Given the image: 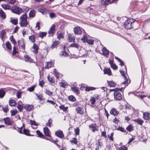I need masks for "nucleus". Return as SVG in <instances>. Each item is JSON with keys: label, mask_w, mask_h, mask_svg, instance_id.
I'll list each match as a JSON object with an SVG mask.
<instances>
[{"label": "nucleus", "mask_w": 150, "mask_h": 150, "mask_svg": "<svg viewBox=\"0 0 150 150\" xmlns=\"http://www.w3.org/2000/svg\"><path fill=\"white\" fill-rule=\"evenodd\" d=\"M134 121H135V122L137 123L138 124L140 125H142V124L144 122L143 121L139 118L134 120Z\"/></svg>", "instance_id": "obj_26"}, {"label": "nucleus", "mask_w": 150, "mask_h": 150, "mask_svg": "<svg viewBox=\"0 0 150 150\" xmlns=\"http://www.w3.org/2000/svg\"><path fill=\"white\" fill-rule=\"evenodd\" d=\"M6 33L4 30H2L0 34V37L2 40H3V38H4L5 34Z\"/></svg>", "instance_id": "obj_37"}, {"label": "nucleus", "mask_w": 150, "mask_h": 150, "mask_svg": "<svg viewBox=\"0 0 150 150\" xmlns=\"http://www.w3.org/2000/svg\"><path fill=\"white\" fill-rule=\"evenodd\" d=\"M88 40L87 36L85 35H84L82 38L81 39V40H82L83 42H86Z\"/></svg>", "instance_id": "obj_47"}, {"label": "nucleus", "mask_w": 150, "mask_h": 150, "mask_svg": "<svg viewBox=\"0 0 150 150\" xmlns=\"http://www.w3.org/2000/svg\"><path fill=\"white\" fill-rule=\"evenodd\" d=\"M71 90H72L74 92H75L77 93H79V91L78 88L76 87H71Z\"/></svg>", "instance_id": "obj_29"}, {"label": "nucleus", "mask_w": 150, "mask_h": 150, "mask_svg": "<svg viewBox=\"0 0 150 150\" xmlns=\"http://www.w3.org/2000/svg\"><path fill=\"white\" fill-rule=\"evenodd\" d=\"M76 110L77 112L80 114H83L84 111L82 108L78 107L76 108Z\"/></svg>", "instance_id": "obj_13"}, {"label": "nucleus", "mask_w": 150, "mask_h": 150, "mask_svg": "<svg viewBox=\"0 0 150 150\" xmlns=\"http://www.w3.org/2000/svg\"><path fill=\"white\" fill-rule=\"evenodd\" d=\"M108 85L110 87H115L116 86V83L113 81H107Z\"/></svg>", "instance_id": "obj_21"}, {"label": "nucleus", "mask_w": 150, "mask_h": 150, "mask_svg": "<svg viewBox=\"0 0 150 150\" xmlns=\"http://www.w3.org/2000/svg\"><path fill=\"white\" fill-rule=\"evenodd\" d=\"M98 127L96 125L94 124H92L89 126V127L92 130V131L93 132L98 130L97 129Z\"/></svg>", "instance_id": "obj_11"}, {"label": "nucleus", "mask_w": 150, "mask_h": 150, "mask_svg": "<svg viewBox=\"0 0 150 150\" xmlns=\"http://www.w3.org/2000/svg\"><path fill=\"white\" fill-rule=\"evenodd\" d=\"M104 71L105 74H107L109 76L111 74V70L109 69L105 68Z\"/></svg>", "instance_id": "obj_27"}, {"label": "nucleus", "mask_w": 150, "mask_h": 150, "mask_svg": "<svg viewBox=\"0 0 150 150\" xmlns=\"http://www.w3.org/2000/svg\"><path fill=\"white\" fill-rule=\"evenodd\" d=\"M29 131L28 130L24 129L23 130V134L27 136H31L29 134Z\"/></svg>", "instance_id": "obj_43"}, {"label": "nucleus", "mask_w": 150, "mask_h": 150, "mask_svg": "<svg viewBox=\"0 0 150 150\" xmlns=\"http://www.w3.org/2000/svg\"><path fill=\"white\" fill-rule=\"evenodd\" d=\"M133 127L131 125H129L127 127L126 129L129 132H131L133 130Z\"/></svg>", "instance_id": "obj_33"}, {"label": "nucleus", "mask_w": 150, "mask_h": 150, "mask_svg": "<svg viewBox=\"0 0 150 150\" xmlns=\"http://www.w3.org/2000/svg\"><path fill=\"white\" fill-rule=\"evenodd\" d=\"M102 53H101L99 51L98 52L107 57L109 55V52L108 50L103 45H102Z\"/></svg>", "instance_id": "obj_5"}, {"label": "nucleus", "mask_w": 150, "mask_h": 150, "mask_svg": "<svg viewBox=\"0 0 150 150\" xmlns=\"http://www.w3.org/2000/svg\"><path fill=\"white\" fill-rule=\"evenodd\" d=\"M36 95L40 100L41 101L42 100V99L43 97L42 95V94L40 93H36Z\"/></svg>", "instance_id": "obj_39"}, {"label": "nucleus", "mask_w": 150, "mask_h": 150, "mask_svg": "<svg viewBox=\"0 0 150 150\" xmlns=\"http://www.w3.org/2000/svg\"><path fill=\"white\" fill-rule=\"evenodd\" d=\"M53 65V64L51 62H48L46 63V65L45 68L46 69H48L50 67H51Z\"/></svg>", "instance_id": "obj_23"}, {"label": "nucleus", "mask_w": 150, "mask_h": 150, "mask_svg": "<svg viewBox=\"0 0 150 150\" xmlns=\"http://www.w3.org/2000/svg\"><path fill=\"white\" fill-rule=\"evenodd\" d=\"M68 86V84L65 82H62L61 83V86L65 88Z\"/></svg>", "instance_id": "obj_62"}, {"label": "nucleus", "mask_w": 150, "mask_h": 150, "mask_svg": "<svg viewBox=\"0 0 150 150\" xmlns=\"http://www.w3.org/2000/svg\"><path fill=\"white\" fill-rule=\"evenodd\" d=\"M40 22H38L36 23L35 28L38 30H39L40 29Z\"/></svg>", "instance_id": "obj_63"}, {"label": "nucleus", "mask_w": 150, "mask_h": 150, "mask_svg": "<svg viewBox=\"0 0 150 150\" xmlns=\"http://www.w3.org/2000/svg\"><path fill=\"white\" fill-rule=\"evenodd\" d=\"M75 36L74 35L69 34L68 35L67 37V40L70 42H74L75 39Z\"/></svg>", "instance_id": "obj_10"}, {"label": "nucleus", "mask_w": 150, "mask_h": 150, "mask_svg": "<svg viewBox=\"0 0 150 150\" xmlns=\"http://www.w3.org/2000/svg\"><path fill=\"white\" fill-rule=\"evenodd\" d=\"M10 40L11 42L14 45H15V44L16 43V42L14 39L13 37L12 36L11 37V38H10Z\"/></svg>", "instance_id": "obj_59"}, {"label": "nucleus", "mask_w": 150, "mask_h": 150, "mask_svg": "<svg viewBox=\"0 0 150 150\" xmlns=\"http://www.w3.org/2000/svg\"><path fill=\"white\" fill-rule=\"evenodd\" d=\"M55 24H53L51 27L50 30L48 31V33L50 34H52L54 33L55 30Z\"/></svg>", "instance_id": "obj_15"}, {"label": "nucleus", "mask_w": 150, "mask_h": 150, "mask_svg": "<svg viewBox=\"0 0 150 150\" xmlns=\"http://www.w3.org/2000/svg\"><path fill=\"white\" fill-rule=\"evenodd\" d=\"M143 117L146 120H148L150 119V114L148 112H145L143 114Z\"/></svg>", "instance_id": "obj_14"}, {"label": "nucleus", "mask_w": 150, "mask_h": 150, "mask_svg": "<svg viewBox=\"0 0 150 150\" xmlns=\"http://www.w3.org/2000/svg\"><path fill=\"white\" fill-rule=\"evenodd\" d=\"M45 93L47 94L50 96H51L52 95V92L46 89Z\"/></svg>", "instance_id": "obj_51"}, {"label": "nucleus", "mask_w": 150, "mask_h": 150, "mask_svg": "<svg viewBox=\"0 0 150 150\" xmlns=\"http://www.w3.org/2000/svg\"><path fill=\"white\" fill-rule=\"evenodd\" d=\"M10 21L11 23L15 25H16L18 24V20L17 19L11 18H10Z\"/></svg>", "instance_id": "obj_22"}, {"label": "nucleus", "mask_w": 150, "mask_h": 150, "mask_svg": "<svg viewBox=\"0 0 150 150\" xmlns=\"http://www.w3.org/2000/svg\"><path fill=\"white\" fill-rule=\"evenodd\" d=\"M74 31L75 34L76 35H80L82 33L81 28L79 26H76L75 27L74 29Z\"/></svg>", "instance_id": "obj_6"}, {"label": "nucleus", "mask_w": 150, "mask_h": 150, "mask_svg": "<svg viewBox=\"0 0 150 150\" xmlns=\"http://www.w3.org/2000/svg\"><path fill=\"white\" fill-rule=\"evenodd\" d=\"M1 107L3 111L5 112H7L8 110L7 105L5 106L4 107L1 105L0 106V108Z\"/></svg>", "instance_id": "obj_40"}, {"label": "nucleus", "mask_w": 150, "mask_h": 150, "mask_svg": "<svg viewBox=\"0 0 150 150\" xmlns=\"http://www.w3.org/2000/svg\"><path fill=\"white\" fill-rule=\"evenodd\" d=\"M111 67L113 69L115 70L117 69V66L115 64H113L112 65H111Z\"/></svg>", "instance_id": "obj_64"}, {"label": "nucleus", "mask_w": 150, "mask_h": 150, "mask_svg": "<svg viewBox=\"0 0 150 150\" xmlns=\"http://www.w3.org/2000/svg\"><path fill=\"white\" fill-rule=\"evenodd\" d=\"M113 132H112L110 134V135H108V137L109 139L111 141H113Z\"/></svg>", "instance_id": "obj_53"}, {"label": "nucleus", "mask_w": 150, "mask_h": 150, "mask_svg": "<svg viewBox=\"0 0 150 150\" xmlns=\"http://www.w3.org/2000/svg\"><path fill=\"white\" fill-rule=\"evenodd\" d=\"M12 13L20 15L24 11L23 10H11Z\"/></svg>", "instance_id": "obj_18"}, {"label": "nucleus", "mask_w": 150, "mask_h": 150, "mask_svg": "<svg viewBox=\"0 0 150 150\" xmlns=\"http://www.w3.org/2000/svg\"><path fill=\"white\" fill-rule=\"evenodd\" d=\"M46 34V33L42 32L40 33L39 37L42 38L44 37L45 36Z\"/></svg>", "instance_id": "obj_45"}, {"label": "nucleus", "mask_w": 150, "mask_h": 150, "mask_svg": "<svg viewBox=\"0 0 150 150\" xmlns=\"http://www.w3.org/2000/svg\"><path fill=\"white\" fill-rule=\"evenodd\" d=\"M56 14L54 13H50V16L51 18H53L56 17Z\"/></svg>", "instance_id": "obj_61"}, {"label": "nucleus", "mask_w": 150, "mask_h": 150, "mask_svg": "<svg viewBox=\"0 0 150 150\" xmlns=\"http://www.w3.org/2000/svg\"><path fill=\"white\" fill-rule=\"evenodd\" d=\"M86 42L88 44L91 45H93L94 44L93 41L91 40L88 39Z\"/></svg>", "instance_id": "obj_55"}, {"label": "nucleus", "mask_w": 150, "mask_h": 150, "mask_svg": "<svg viewBox=\"0 0 150 150\" xmlns=\"http://www.w3.org/2000/svg\"><path fill=\"white\" fill-rule=\"evenodd\" d=\"M18 42L19 46L21 48V49H22V51L24 52V49L25 48V45L23 40H19L18 41Z\"/></svg>", "instance_id": "obj_7"}, {"label": "nucleus", "mask_w": 150, "mask_h": 150, "mask_svg": "<svg viewBox=\"0 0 150 150\" xmlns=\"http://www.w3.org/2000/svg\"><path fill=\"white\" fill-rule=\"evenodd\" d=\"M20 24L21 27H26L28 23L27 22V17L26 14L25 13L21 16L20 18Z\"/></svg>", "instance_id": "obj_1"}, {"label": "nucleus", "mask_w": 150, "mask_h": 150, "mask_svg": "<svg viewBox=\"0 0 150 150\" xmlns=\"http://www.w3.org/2000/svg\"><path fill=\"white\" fill-rule=\"evenodd\" d=\"M59 43V42L58 41H55L54 42L52 45L51 47V48L53 49L57 45H58Z\"/></svg>", "instance_id": "obj_28"}, {"label": "nucleus", "mask_w": 150, "mask_h": 150, "mask_svg": "<svg viewBox=\"0 0 150 150\" xmlns=\"http://www.w3.org/2000/svg\"><path fill=\"white\" fill-rule=\"evenodd\" d=\"M135 20L132 18H128L125 21L124 24L125 28L127 29H129L132 28V24Z\"/></svg>", "instance_id": "obj_2"}, {"label": "nucleus", "mask_w": 150, "mask_h": 150, "mask_svg": "<svg viewBox=\"0 0 150 150\" xmlns=\"http://www.w3.org/2000/svg\"><path fill=\"white\" fill-rule=\"evenodd\" d=\"M55 134L57 136L61 138H63L64 137V135L63 134L62 131L61 130H58L57 131Z\"/></svg>", "instance_id": "obj_9"}, {"label": "nucleus", "mask_w": 150, "mask_h": 150, "mask_svg": "<svg viewBox=\"0 0 150 150\" xmlns=\"http://www.w3.org/2000/svg\"><path fill=\"white\" fill-rule=\"evenodd\" d=\"M96 88L94 87H87L86 88V90L88 91H90L93 90H95Z\"/></svg>", "instance_id": "obj_42"}, {"label": "nucleus", "mask_w": 150, "mask_h": 150, "mask_svg": "<svg viewBox=\"0 0 150 150\" xmlns=\"http://www.w3.org/2000/svg\"><path fill=\"white\" fill-rule=\"evenodd\" d=\"M16 104L15 100H10L9 105L11 106H14Z\"/></svg>", "instance_id": "obj_35"}, {"label": "nucleus", "mask_w": 150, "mask_h": 150, "mask_svg": "<svg viewBox=\"0 0 150 150\" xmlns=\"http://www.w3.org/2000/svg\"><path fill=\"white\" fill-rule=\"evenodd\" d=\"M5 94V92L3 90H0V98H2Z\"/></svg>", "instance_id": "obj_32"}, {"label": "nucleus", "mask_w": 150, "mask_h": 150, "mask_svg": "<svg viewBox=\"0 0 150 150\" xmlns=\"http://www.w3.org/2000/svg\"><path fill=\"white\" fill-rule=\"evenodd\" d=\"M79 47L80 45L79 44H77L75 43H71L70 46V47H75L78 49H79Z\"/></svg>", "instance_id": "obj_25"}, {"label": "nucleus", "mask_w": 150, "mask_h": 150, "mask_svg": "<svg viewBox=\"0 0 150 150\" xmlns=\"http://www.w3.org/2000/svg\"><path fill=\"white\" fill-rule=\"evenodd\" d=\"M120 73L121 74V75H122L124 77L125 80V81H124L122 83V84H124L126 86L128 85V83H130V81H128V79L127 78L126 76H125L124 71H121V70H120Z\"/></svg>", "instance_id": "obj_4"}, {"label": "nucleus", "mask_w": 150, "mask_h": 150, "mask_svg": "<svg viewBox=\"0 0 150 150\" xmlns=\"http://www.w3.org/2000/svg\"><path fill=\"white\" fill-rule=\"evenodd\" d=\"M35 37L34 35H32L29 37V39L32 42H34L35 41Z\"/></svg>", "instance_id": "obj_34"}, {"label": "nucleus", "mask_w": 150, "mask_h": 150, "mask_svg": "<svg viewBox=\"0 0 150 150\" xmlns=\"http://www.w3.org/2000/svg\"><path fill=\"white\" fill-rule=\"evenodd\" d=\"M25 61L27 62H32V59L30 57L27 55H26L24 56Z\"/></svg>", "instance_id": "obj_20"}, {"label": "nucleus", "mask_w": 150, "mask_h": 150, "mask_svg": "<svg viewBox=\"0 0 150 150\" xmlns=\"http://www.w3.org/2000/svg\"><path fill=\"white\" fill-rule=\"evenodd\" d=\"M24 108L27 111H29L33 109V106L31 105L26 104V105H25Z\"/></svg>", "instance_id": "obj_12"}, {"label": "nucleus", "mask_w": 150, "mask_h": 150, "mask_svg": "<svg viewBox=\"0 0 150 150\" xmlns=\"http://www.w3.org/2000/svg\"><path fill=\"white\" fill-rule=\"evenodd\" d=\"M52 122V120L51 119H49L48 120L47 123L46 124V125L50 127L51 126V123Z\"/></svg>", "instance_id": "obj_52"}, {"label": "nucleus", "mask_w": 150, "mask_h": 150, "mask_svg": "<svg viewBox=\"0 0 150 150\" xmlns=\"http://www.w3.org/2000/svg\"><path fill=\"white\" fill-rule=\"evenodd\" d=\"M119 149L120 150H127V148L125 146H122L119 147Z\"/></svg>", "instance_id": "obj_54"}, {"label": "nucleus", "mask_w": 150, "mask_h": 150, "mask_svg": "<svg viewBox=\"0 0 150 150\" xmlns=\"http://www.w3.org/2000/svg\"><path fill=\"white\" fill-rule=\"evenodd\" d=\"M0 17L2 19H4L6 18V15L3 10H0Z\"/></svg>", "instance_id": "obj_19"}, {"label": "nucleus", "mask_w": 150, "mask_h": 150, "mask_svg": "<svg viewBox=\"0 0 150 150\" xmlns=\"http://www.w3.org/2000/svg\"><path fill=\"white\" fill-rule=\"evenodd\" d=\"M17 108L20 112L22 111L23 109V107L20 104H18Z\"/></svg>", "instance_id": "obj_56"}, {"label": "nucleus", "mask_w": 150, "mask_h": 150, "mask_svg": "<svg viewBox=\"0 0 150 150\" xmlns=\"http://www.w3.org/2000/svg\"><path fill=\"white\" fill-rule=\"evenodd\" d=\"M75 132L76 135H79V129L78 128H77L75 129Z\"/></svg>", "instance_id": "obj_60"}, {"label": "nucleus", "mask_w": 150, "mask_h": 150, "mask_svg": "<svg viewBox=\"0 0 150 150\" xmlns=\"http://www.w3.org/2000/svg\"><path fill=\"white\" fill-rule=\"evenodd\" d=\"M47 79H48L49 82L51 83H53L54 82V77H52V78L50 77L49 76L47 77Z\"/></svg>", "instance_id": "obj_41"}, {"label": "nucleus", "mask_w": 150, "mask_h": 150, "mask_svg": "<svg viewBox=\"0 0 150 150\" xmlns=\"http://www.w3.org/2000/svg\"><path fill=\"white\" fill-rule=\"evenodd\" d=\"M6 45L7 48L10 50H11V44L9 42H7L6 43Z\"/></svg>", "instance_id": "obj_48"}, {"label": "nucleus", "mask_w": 150, "mask_h": 150, "mask_svg": "<svg viewBox=\"0 0 150 150\" xmlns=\"http://www.w3.org/2000/svg\"><path fill=\"white\" fill-rule=\"evenodd\" d=\"M35 87V86H32L28 88L27 89V90H28L30 92H32L34 90Z\"/></svg>", "instance_id": "obj_57"}, {"label": "nucleus", "mask_w": 150, "mask_h": 150, "mask_svg": "<svg viewBox=\"0 0 150 150\" xmlns=\"http://www.w3.org/2000/svg\"><path fill=\"white\" fill-rule=\"evenodd\" d=\"M32 48L34 49V50H33L34 52L35 53H38V47L37 45L35 44H34L33 46L32 47Z\"/></svg>", "instance_id": "obj_16"}, {"label": "nucleus", "mask_w": 150, "mask_h": 150, "mask_svg": "<svg viewBox=\"0 0 150 150\" xmlns=\"http://www.w3.org/2000/svg\"><path fill=\"white\" fill-rule=\"evenodd\" d=\"M43 130L44 133L46 136L49 137H51V135L49 134V129L47 127H44Z\"/></svg>", "instance_id": "obj_8"}, {"label": "nucleus", "mask_w": 150, "mask_h": 150, "mask_svg": "<svg viewBox=\"0 0 150 150\" xmlns=\"http://www.w3.org/2000/svg\"><path fill=\"white\" fill-rule=\"evenodd\" d=\"M11 115L12 116H14L16 115L17 113V111L16 110H13L11 111Z\"/></svg>", "instance_id": "obj_58"}, {"label": "nucleus", "mask_w": 150, "mask_h": 150, "mask_svg": "<svg viewBox=\"0 0 150 150\" xmlns=\"http://www.w3.org/2000/svg\"><path fill=\"white\" fill-rule=\"evenodd\" d=\"M123 89V88L120 89H113V91H115L114 93V97L115 99L117 100H120L122 98V96L120 93L119 92L117 91V89L119 90L120 91H122V89Z\"/></svg>", "instance_id": "obj_3"}, {"label": "nucleus", "mask_w": 150, "mask_h": 150, "mask_svg": "<svg viewBox=\"0 0 150 150\" xmlns=\"http://www.w3.org/2000/svg\"><path fill=\"white\" fill-rule=\"evenodd\" d=\"M59 108L61 110H62L64 111H67L68 108L67 107H65L62 105L60 106Z\"/></svg>", "instance_id": "obj_36"}, {"label": "nucleus", "mask_w": 150, "mask_h": 150, "mask_svg": "<svg viewBox=\"0 0 150 150\" xmlns=\"http://www.w3.org/2000/svg\"><path fill=\"white\" fill-rule=\"evenodd\" d=\"M36 133L38 135V136L42 138L44 137L43 134L40 132V131L38 130L36 131Z\"/></svg>", "instance_id": "obj_38"}, {"label": "nucleus", "mask_w": 150, "mask_h": 150, "mask_svg": "<svg viewBox=\"0 0 150 150\" xmlns=\"http://www.w3.org/2000/svg\"><path fill=\"white\" fill-rule=\"evenodd\" d=\"M71 142L73 144H76L77 143V140L75 138H72L70 140Z\"/></svg>", "instance_id": "obj_31"}, {"label": "nucleus", "mask_w": 150, "mask_h": 150, "mask_svg": "<svg viewBox=\"0 0 150 150\" xmlns=\"http://www.w3.org/2000/svg\"><path fill=\"white\" fill-rule=\"evenodd\" d=\"M110 113L111 114L114 116H116L117 115L118 113L116 110L114 108L112 109L110 111Z\"/></svg>", "instance_id": "obj_24"}, {"label": "nucleus", "mask_w": 150, "mask_h": 150, "mask_svg": "<svg viewBox=\"0 0 150 150\" xmlns=\"http://www.w3.org/2000/svg\"><path fill=\"white\" fill-rule=\"evenodd\" d=\"M35 15V12L34 10H31L29 13L30 17H33Z\"/></svg>", "instance_id": "obj_30"}, {"label": "nucleus", "mask_w": 150, "mask_h": 150, "mask_svg": "<svg viewBox=\"0 0 150 150\" xmlns=\"http://www.w3.org/2000/svg\"><path fill=\"white\" fill-rule=\"evenodd\" d=\"M60 55L62 57H66L68 56V54L64 50L61 52Z\"/></svg>", "instance_id": "obj_17"}, {"label": "nucleus", "mask_w": 150, "mask_h": 150, "mask_svg": "<svg viewBox=\"0 0 150 150\" xmlns=\"http://www.w3.org/2000/svg\"><path fill=\"white\" fill-rule=\"evenodd\" d=\"M57 38L59 40L62 39L64 38V35L62 33H58L57 35Z\"/></svg>", "instance_id": "obj_49"}, {"label": "nucleus", "mask_w": 150, "mask_h": 150, "mask_svg": "<svg viewBox=\"0 0 150 150\" xmlns=\"http://www.w3.org/2000/svg\"><path fill=\"white\" fill-rule=\"evenodd\" d=\"M68 99L69 100L74 102L76 100V99L73 96H71L69 97Z\"/></svg>", "instance_id": "obj_46"}, {"label": "nucleus", "mask_w": 150, "mask_h": 150, "mask_svg": "<svg viewBox=\"0 0 150 150\" xmlns=\"http://www.w3.org/2000/svg\"><path fill=\"white\" fill-rule=\"evenodd\" d=\"M117 129L118 130H120L123 132H126V130L121 127H119Z\"/></svg>", "instance_id": "obj_50"}, {"label": "nucleus", "mask_w": 150, "mask_h": 150, "mask_svg": "<svg viewBox=\"0 0 150 150\" xmlns=\"http://www.w3.org/2000/svg\"><path fill=\"white\" fill-rule=\"evenodd\" d=\"M90 101L92 104H94L96 101L95 98L93 97H91L90 99Z\"/></svg>", "instance_id": "obj_44"}]
</instances>
